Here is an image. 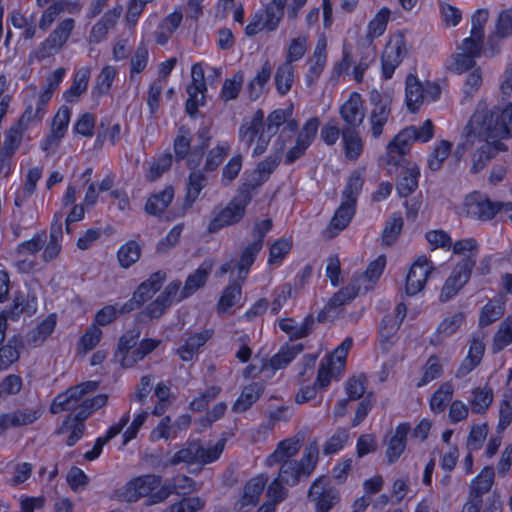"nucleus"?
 <instances>
[{
	"label": "nucleus",
	"mask_w": 512,
	"mask_h": 512,
	"mask_svg": "<svg viewBox=\"0 0 512 512\" xmlns=\"http://www.w3.org/2000/svg\"><path fill=\"white\" fill-rule=\"evenodd\" d=\"M36 311L37 298L35 296L25 295L20 290L16 291L9 308L0 313V344L5 342L8 318L12 321H18L23 314L31 317Z\"/></svg>",
	"instance_id": "9b49d317"
},
{
	"label": "nucleus",
	"mask_w": 512,
	"mask_h": 512,
	"mask_svg": "<svg viewBox=\"0 0 512 512\" xmlns=\"http://www.w3.org/2000/svg\"><path fill=\"white\" fill-rule=\"evenodd\" d=\"M212 266L213 263L210 260H205L193 273L187 276L184 286L180 291V295L178 296V302L191 297L200 288L205 286L212 271Z\"/></svg>",
	"instance_id": "bb28decb"
},
{
	"label": "nucleus",
	"mask_w": 512,
	"mask_h": 512,
	"mask_svg": "<svg viewBox=\"0 0 512 512\" xmlns=\"http://www.w3.org/2000/svg\"><path fill=\"white\" fill-rule=\"evenodd\" d=\"M484 353L485 344L483 340L478 336H473L470 341L468 353L456 370V377H465L475 370L482 362Z\"/></svg>",
	"instance_id": "c85d7f7f"
},
{
	"label": "nucleus",
	"mask_w": 512,
	"mask_h": 512,
	"mask_svg": "<svg viewBox=\"0 0 512 512\" xmlns=\"http://www.w3.org/2000/svg\"><path fill=\"white\" fill-rule=\"evenodd\" d=\"M92 415L91 410L82 401L73 413L65 416L63 421L55 429L56 435H63L69 432L66 439L68 447L75 446L84 436L86 431L85 421Z\"/></svg>",
	"instance_id": "f8f14e48"
},
{
	"label": "nucleus",
	"mask_w": 512,
	"mask_h": 512,
	"mask_svg": "<svg viewBox=\"0 0 512 512\" xmlns=\"http://www.w3.org/2000/svg\"><path fill=\"white\" fill-rule=\"evenodd\" d=\"M465 208L469 218L484 222L492 220L501 212V206L497 204V201H491L487 197H482L477 192L466 198Z\"/></svg>",
	"instance_id": "6ab92c4d"
},
{
	"label": "nucleus",
	"mask_w": 512,
	"mask_h": 512,
	"mask_svg": "<svg viewBox=\"0 0 512 512\" xmlns=\"http://www.w3.org/2000/svg\"><path fill=\"white\" fill-rule=\"evenodd\" d=\"M24 342L20 335L14 334L0 344V372L7 371L20 359Z\"/></svg>",
	"instance_id": "7c9ffc66"
},
{
	"label": "nucleus",
	"mask_w": 512,
	"mask_h": 512,
	"mask_svg": "<svg viewBox=\"0 0 512 512\" xmlns=\"http://www.w3.org/2000/svg\"><path fill=\"white\" fill-rule=\"evenodd\" d=\"M303 350L302 343L282 346L270 359L262 361V369H268V376L271 377L278 370L285 369Z\"/></svg>",
	"instance_id": "5701e85b"
},
{
	"label": "nucleus",
	"mask_w": 512,
	"mask_h": 512,
	"mask_svg": "<svg viewBox=\"0 0 512 512\" xmlns=\"http://www.w3.org/2000/svg\"><path fill=\"white\" fill-rule=\"evenodd\" d=\"M342 144L345 157L350 161H356L363 153L364 144L358 129L353 127L342 128Z\"/></svg>",
	"instance_id": "a19ab883"
},
{
	"label": "nucleus",
	"mask_w": 512,
	"mask_h": 512,
	"mask_svg": "<svg viewBox=\"0 0 512 512\" xmlns=\"http://www.w3.org/2000/svg\"><path fill=\"white\" fill-rule=\"evenodd\" d=\"M264 130V113L261 109H258L249 122L240 125L239 139L245 144L246 148H250Z\"/></svg>",
	"instance_id": "4c0bfd02"
},
{
	"label": "nucleus",
	"mask_w": 512,
	"mask_h": 512,
	"mask_svg": "<svg viewBox=\"0 0 512 512\" xmlns=\"http://www.w3.org/2000/svg\"><path fill=\"white\" fill-rule=\"evenodd\" d=\"M396 178V190L401 198H407L410 196L417 188L419 184L420 178V169L416 164L403 163V165L399 166Z\"/></svg>",
	"instance_id": "b1692460"
},
{
	"label": "nucleus",
	"mask_w": 512,
	"mask_h": 512,
	"mask_svg": "<svg viewBox=\"0 0 512 512\" xmlns=\"http://www.w3.org/2000/svg\"><path fill=\"white\" fill-rule=\"evenodd\" d=\"M406 54V38L403 33L393 34L387 41L381 55V76L384 80L393 77L395 70Z\"/></svg>",
	"instance_id": "ddd939ff"
},
{
	"label": "nucleus",
	"mask_w": 512,
	"mask_h": 512,
	"mask_svg": "<svg viewBox=\"0 0 512 512\" xmlns=\"http://www.w3.org/2000/svg\"><path fill=\"white\" fill-rule=\"evenodd\" d=\"M443 374V366L437 355H430L422 367V375L416 382L415 386L421 388L438 379Z\"/></svg>",
	"instance_id": "13d9d810"
},
{
	"label": "nucleus",
	"mask_w": 512,
	"mask_h": 512,
	"mask_svg": "<svg viewBox=\"0 0 512 512\" xmlns=\"http://www.w3.org/2000/svg\"><path fill=\"white\" fill-rule=\"evenodd\" d=\"M244 215L232 203L228 202L227 205L214 213L210 219L207 231L214 234L223 228L235 225L243 219Z\"/></svg>",
	"instance_id": "2f4dec72"
},
{
	"label": "nucleus",
	"mask_w": 512,
	"mask_h": 512,
	"mask_svg": "<svg viewBox=\"0 0 512 512\" xmlns=\"http://www.w3.org/2000/svg\"><path fill=\"white\" fill-rule=\"evenodd\" d=\"M414 142L416 141L412 136V130L408 126L400 130L388 143L383 162L389 174L396 172L403 163L409 164L405 156L409 154Z\"/></svg>",
	"instance_id": "6e6552de"
},
{
	"label": "nucleus",
	"mask_w": 512,
	"mask_h": 512,
	"mask_svg": "<svg viewBox=\"0 0 512 512\" xmlns=\"http://www.w3.org/2000/svg\"><path fill=\"white\" fill-rule=\"evenodd\" d=\"M47 240L41 259L45 263H51L59 257L63 248V224L61 222L51 221Z\"/></svg>",
	"instance_id": "f704fd0d"
},
{
	"label": "nucleus",
	"mask_w": 512,
	"mask_h": 512,
	"mask_svg": "<svg viewBox=\"0 0 512 512\" xmlns=\"http://www.w3.org/2000/svg\"><path fill=\"white\" fill-rule=\"evenodd\" d=\"M433 271V263L425 255L418 256L410 266L406 275V294L414 296L422 291Z\"/></svg>",
	"instance_id": "4468645a"
},
{
	"label": "nucleus",
	"mask_w": 512,
	"mask_h": 512,
	"mask_svg": "<svg viewBox=\"0 0 512 512\" xmlns=\"http://www.w3.org/2000/svg\"><path fill=\"white\" fill-rule=\"evenodd\" d=\"M242 294L241 286L236 283H229L222 291L218 303L217 312L219 314L229 312L235 306Z\"/></svg>",
	"instance_id": "e2e57ef3"
},
{
	"label": "nucleus",
	"mask_w": 512,
	"mask_h": 512,
	"mask_svg": "<svg viewBox=\"0 0 512 512\" xmlns=\"http://www.w3.org/2000/svg\"><path fill=\"white\" fill-rule=\"evenodd\" d=\"M286 3L287 0H271L265 5L262 14L267 33L278 29L285 14Z\"/></svg>",
	"instance_id": "c03bdc74"
},
{
	"label": "nucleus",
	"mask_w": 512,
	"mask_h": 512,
	"mask_svg": "<svg viewBox=\"0 0 512 512\" xmlns=\"http://www.w3.org/2000/svg\"><path fill=\"white\" fill-rule=\"evenodd\" d=\"M339 113L346 124L344 127L358 129L365 117L360 93L352 92L349 98L341 105Z\"/></svg>",
	"instance_id": "a878e982"
},
{
	"label": "nucleus",
	"mask_w": 512,
	"mask_h": 512,
	"mask_svg": "<svg viewBox=\"0 0 512 512\" xmlns=\"http://www.w3.org/2000/svg\"><path fill=\"white\" fill-rule=\"evenodd\" d=\"M90 69L88 67H81L73 73L72 83L69 88L63 92V99L67 103H76L82 94H84L88 88L90 80Z\"/></svg>",
	"instance_id": "c9c22d12"
},
{
	"label": "nucleus",
	"mask_w": 512,
	"mask_h": 512,
	"mask_svg": "<svg viewBox=\"0 0 512 512\" xmlns=\"http://www.w3.org/2000/svg\"><path fill=\"white\" fill-rule=\"evenodd\" d=\"M103 332L101 328L90 324L77 342V351L81 355H86L92 351L101 341Z\"/></svg>",
	"instance_id": "bf43d9fd"
},
{
	"label": "nucleus",
	"mask_w": 512,
	"mask_h": 512,
	"mask_svg": "<svg viewBox=\"0 0 512 512\" xmlns=\"http://www.w3.org/2000/svg\"><path fill=\"white\" fill-rule=\"evenodd\" d=\"M463 134L466 144L473 145L476 140L482 142L472 155L471 171L478 173L498 152L507 150L501 140L512 137V102L502 108L488 109L485 100L479 101Z\"/></svg>",
	"instance_id": "f257e3e1"
},
{
	"label": "nucleus",
	"mask_w": 512,
	"mask_h": 512,
	"mask_svg": "<svg viewBox=\"0 0 512 512\" xmlns=\"http://www.w3.org/2000/svg\"><path fill=\"white\" fill-rule=\"evenodd\" d=\"M116 76L117 69L114 66H104L96 78L95 84L92 88V96L94 98H101L109 95Z\"/></svg>",
	"instance_id": "8fccbe9b"
},
{
	"label": "nucleus",
	"mask_w": 512,
	"mask_h": 512,
	"mask_svg": "<svg viewBox=\"0 0 512 512\" xmlns=\"http://www.w3.org/2000/svg\"><path fill=\"white\" fill-rule=\"evenodd\" d=\"M75 26L76 21L72 17H65L58 21L47 37L32 52L34 58L41 62L61 52L68 43Z\"/></svg>",
	"instance_id": "39448f33"
},
{
	"label": "nucleus",
	"mask_w": 512,
	"mask_h": 512,
	"mask_svg": "<svg viewBox=\"0 0 512 512\" xmlns=\"http://www.w3.org/2000/svg\"><path fill=\"white\" fill-rule=\"evenodd\" d=\"M411 432L409 422H400L387 441L385 456L389 464L396 463L407 448L408 435Z\"/></svg>",
	"instance_id": "4be33fe9"
},
{
	"label": "nucleus",
	"mask_w": 512,
	"mask_h": 512,
	"mask_svg": "<svg viewBox=\"0 0 512 512\" xmlns=\"http://www.w3.org/2000/svg\"><path fill=\"white\" fill-rule=\"evenodd\" d=\"M476 261L473 256L467 255L454 266L450 276L445 280L439 299L447 302L455 297L458 292L469 282Z\"/></svg>",
	"instance_id": "1a4fd4ad"
},
{
	"label": "nucleus",
	"mask_w": 512,
	"mask_h": 512,
	"mask_svg": "<svg viewBox=\"0 0 512 512\" xmlns=\"http://www.w3.org/2000/svg\"><path fill=\"white\" fill-rule=\"evenodd\" d=\"M194 489V480L186 475L177 474L170 479L161 482V486L152 495V502L162 503L170 495L176 494L178 496H185L192 492Z\"/></svg>",
	"instance_id": "412c9836"
},
{
	"label": "nucleus",
	"mask_w": 512,
	"mask_h": 512,
	"mask_svg": "<svg viewBox=\"0 0 512 512\" xmlns=\"http://www.w3.org/2000/svg\"><path fill=\"white\" fill-rule=\"evenodd\" d=\"M371 103L373 105L370 114L371 133L374 138H378L382 135L390 116L391 99L388 95L375 91L371 93Z\"/></svg>",
	"instance_id": "a211bd4d"
},
{
	"label": "nucleus",
	"mask_w": 512,
	"mask_h": 512,
	"mask_svg": "<svg viewBox=\"0 0 512 512\" xmlns=\"http://www.w3.org/2000/svg\"><path fill=\"white\" fill-rule=\"evenodd\" d=\"M193 135L187 125H181L177 128L176 136L173 139V158L177 164L186 162L189 169H196L203 158L208 144L204 142L192 147Z\"/></svg>",
	"instance_id": "0eeeda50"
},
{
	"label": "nucleus",
	"mask_w": 512,
	"mask_h": 512,
	"mask_svg": "<svg viewBox=\"0 0 512 512\" xmlns=\"http://www.w3.org/2000/svg\"><path fill=\"white\" fill-rule=\"evenodd\" d=\"M188 180L185 187V196L183 206L191 208L199 198L202 190L207 185V179L203 171L197 169H190Z\"/></svg>",
	"instance_id": "58836bf2"
},
{
	"label": "nucleus",
	"mask_w": 512,
	"mask_h": 512,
	"mask_svg": "<svg viewBox=\"0 0 512 512\" xmlns=\"http://www.w3.org/2000/svg\"><path fill=\"white\" fill-rule=\"evenodd\" d=\"M82 8V3L79 0H54L42 10L38 28L42 32H47L62 13L79 15Z\"/></svg>",
	"instance_id": "2eb2a0df"
},
{
	"label": "nucleus",
	"mask_w": 512,
	"mask_h": 512,
	"mask_svg": "<svg viewBox=\"0 0 512 512\" xmlns=\"http://www.w3.org/2000/svg\"><path fill=\"white\" fill-rule=\"evenodd\" d=\"M301 448V440L294 437L285 438L278 442L276 448L265 460L268 467H274L281 462L292 460L291 458L298 454Z\"/></svg>",
	"instance_id": "c756f323"
},
{
	"label": "nucleus",
	"mask_w": 512,
	"mask_h": 512,
	"mask_svg": "<svg viewBox=\"0 0 512 512\" xmlns=\"http://www.w3.org/2000/svg\"><path fill=\"white\" fill-rule=\"evenodd\" d=\"M275 87L277 92L284 96L290 90L294 82V68L287 63L280 64L274 75Z\"/></svg>",
	"instance_id": "774afa93"
},
{
	"label": "nucleus",
	"mask_w": 512,
	"mask_h": 512,
	"mask_svg": "<svg viewBox=\"0 0 512 512\" xmlns=\"http://www.w3.org/2000/svg\"><path fill=\"white\" fill-rule=\"evenodd\" d=\"M272 74V69L268 61H266L257 74L250 80L247 86L250 99L257 100L263 93L265 86L268 84Z\"/></svg>",
	"instance_id": "5fc2aeb1"
},
{
	"label": "nucleus",
	"mask_w": 512,
	"mask_h": 512,
	"mask_svg": "<svg viewBox=\"0 0 512 512\" xmlns=\"http://www.w3.org/2000/svg\"><path fill=\"white\" fill-rule=\"evenodd\" d=\"M512 344V312L509 313L500 323L493 335L491 350L498 354Z\"/></svg>",
	"instance_id": "49530a36"
},
{
	"label": "nucleus",
	"mask_w": 512,
	"mask_h": 512,
	"mask_svg": "<svg viewBox=\"0 0 512 512\" xmlns=\"http://www.w3.org/2000/svg\"><path fill=\"white\" fill-rule=\"evenodd\" d=\"M268 482L267 475L260 473L248 479L243 487V493L235 503L238 512H250L257 506Z\"/></svg>",
	"instance_id": "f3484780"
},
{
	"label": "nucleus",
	"mask_w": 512,
	"mask_h": 512,
	"mask_svg": "<svg viewBox=\"0 0 512 512\" xmlns=\"http://www.w3.org/2000/svg\"><path fill=\"white\" fill-rule=\"evenodd\" d=\"M506 301V296L503 293H498L488 299L479 311L478 326L485 328L500 320L505 313Z\"/></svg>",
	"instance_id": "cd10ccee"
},
{
	"label": "nucleus",
	"mask_w": 512,
	"mask_h": 512,
	"mask_svg": "<svg viewBox=\"0 0 512 512\" xmlns=\"http://www.w3.org/2000/svg\"><path fill=\"white\" fill-rule=\"evenodd\" d=\"M174 198V188L169 185L163 190L152 194L145 203V212L152 216H161Z\"/></svg>",
	"instance_id": "79ce46f5"
},
{
	"label": "nucleus",
	"mask_w": 512,
	"mask_h": 512,
	"mask_svg": "<svg viewBox=\"0 0 512 512\" xmlns=\"http://www.w3.org/2000/svg\"><path fill=\"white\" fill-rule=\"evenodd\" d=\"M161 344L160 339L155 338H143L139 341L136 348L132 350V358L124 359L125 364L128 367H134L138 362L142 361L146 356L155 351Z\"/></svg>",
	"instance_id": "338daca9"
},
{
	"label": "nucleus",
	"mask_w": 512,
	"mask_h": 512,
	"mask_svg": "<svg viewBox=\"0 0 512 512\" xmlns=\"http://www.w3.org/2000/svg\"><path fill=\"white\" fill-rule=\"evenodd\" d=\"M454 386L451 381L441 383L429 398V408L434 415H440L453 402Z\"/></svg>",
	"instance_id": "e433bc0d"
},
{
	"label": "nucleus",
	"mask_w": 512,
	"mask_h": 512,
	"mask_svg": "<svg viewBox=\"0 0 512 512\" xmlns=\"http://www.w3.org/2000/svg\"><path fill=\"white\" fill-rule=\"evenodd\" d=\"M44 413V407L38 404L34 407L15 409L12 412L0 414V429L4 433L9 428L29 426L39 420Z\"/></svg>",
	"instance_id": "dca6fc26"
},
{
	"label": "nucleus",
	"mask_w": 512,
	"mask_h": 512,
	"mask_svg": "<svg viewBox=\"0 0 512 512\" xmlns=\"http://www.w3.org/2000/svg\"><path fill=\"white\" fill-rule=\"evenodd\" d=\"M352 346L353 338L347 336L331 353L321 359L314 381L319 389H326L333 380L338 381L341 378Z\"/></svg>",
	"instance_id": "20e7f679"
},
{
	"label": "nucleus",
	"mask_w": 512,
	"mask_h": 512,
	"mask_svg": "<svg viewBox=\"0 0 512 512\" xmlns=\"http://www.w3.org/2000/svg\"><path fill=\"white\" fill-rule=\"evenodd\" d=\"M279 165V159L276 156H267L260 161L253 172L252 182L259 188L268 181L271 174Z\"/></svg>",
	"instance_id": "0e129e2a"
},
{
	"label": "nucleus",
	"mask_w": 512,
	"mask_h": 512,
	"mask_svg": "<svg viewBox=\"0 0 512 512\" xmlns=\"http://www.w3.org/2000/svg\"><path fill=\"white\" fill-rule=\"evenodd\" d=\"M390 18V10L387 7H382L375 16L368 22L366 38L369 42L382 36L386 29Z\"/></svg>",
	"instance_id": "864d4df0"
},
{
	"label": "nucleus",
	"mask_w": 512,
	"mask_h": 512,
	"mask_svg": "<svg viewBox=\"0 0 512 512\" xmlns=\"http://www.w3.org/2000/svg\"><path fill=\"white\" fill-rule=\"evenodd\" d=\"M226 439H219L214 445L205 447L200 440L187 441L186 446L177 450L168 460L162 463L163 468L185 464L187 467L205 465L216 462L222 455Z\"/></svg>",
	"instance_id": "7ed1b4c3"
},
{
	"label": "nucleus",
	"mask_w": 512,
	"mask_h": 512,
	"mask_svg": "<svg viewBox=\"0 0 512 512\" xmlns=\"http://www.w3.org/2000/svg\"><path fill=\"white\" fill-rule=\"evenodd\" d=\"M48 235L45 229L37 231L30 239L20 242L16 247L19 256H35L44 248L48 242Z\"/></svg>",
	"instance_id": "3c124183"
},
{
	"label": "nucleus",
	"mask_w": 512,
	"mask_h": 512,
	"mask_svg": "<svg viewBox=\"0 0 512 512\" xmlns=\"http://www.w3.org/2000/svg\"><path fill=\"white\" fill-rule=\"evenodd\" d=\"M162 477L157 474H142L132 477L122 487L115 491L116 498L121 502L136 503L140 499L147 497L148 504L152 502V495L161 486Z\"/></svg>",
	"instance_id": "423d86ee"
},
{
	"label": "nucleus",
	"mask_w": 512,
	"mask_h": 512,
	"mask_svg": "<svg viewBox=\"0 0 512 512\" xmlns=\"http://www.w3.org/2000/svg\"><path fill=\"white\" fill-rule=\"evenodd\" d=\"M307 497L315 512H330L340 501L337 488L326 476H319L311 483Z\"/></svg>",
	"instance_id": "9d476101"
},
{
	"label": "nucleus",
	"mask_w": 512,
	"mask_h": 512,
	"mask_svg": "<svg viewBox=\"0 0 512 512\" xmlns=\"http://www.w3.org/2000/svg\"><path fill=\"white\" fill-rule=\"evenodd\" d=\"M140 338V331L136 328L126 330L118 339L115 357L118 358L119 364L123 368H129L124 359L132 358V350L136 348L137 342Z\"/></svg>",
	"instance_id": "ea45409f"
},
{
	"label": "nucleus",
	"mask_w": 512,
	"mask_h": 512,
	"mask_svg": "<svg viewBox=\"0 0 512 512\" xmlns=\"http://www.w3.org/2000/svg\"><path fill=\"white\" fill-rule=\"evenodd\" d=\"M356 214V207L347 203H340L335 210L326 228L322 231V236L326 239L337 237L351 223Z\"/></svg>",
	"instance_id": "393cba45"
},
{
	"label": "nucleus",
	"mask_w": 512,
	"mask_h": 512,
	"mask_svg": "<svg viewBox=\"0 0 512 512\" xmlns=\"http://www.w3.org/2000/svg\"><path fill=\"white\" fill-rule=\"evenodd\" d=\"M350 435L348 428L338 427L325 441L322 452L325 456H333L339 453L347 445Z\"/></svg>",
	"instance_id": "052dcab7"
},
{
	"label": "nucleus",
	"mask_w": 512,
	"mask_h": 512,
	"mask_svg": "<svg viewBox=\"0 0 512 512\" xmlns=\"http://www.w3.org/2000/svg\"><path fill=\"white\" fill-rule=\"evenodd\" d=\"M278 475L276 478L283 481L288 486L297 485L302 478H306V474L303 470V467L300 466L297 460H290L286 462H281Z\"/></svg>",
	"instance_id": "603ef678"
},
{
	"label": "nucleus",
	"mask_w": 512,
	"mask_h": 512,
	"mask_svg": "<svg viewBox=\"0 0 512 512\" xmlns=\"http://www.w3.org/2000/svg\"><path fill=\"white\" fill-rule=\"evenodd\" d=\"M452 146L448 140H440L435 144L427 159V166L431 171L435 172L441 169L444 161L452 152Z\"/></svg>",
	"instance_id": "680f3d73"
},
{
	"label": "nucleus",
	"mask_w": 512,
	"mask_h": 512,
	"mask_svg": "<svg viewBox=\"0 0 512 512\" xmlns=\"http://www.w3.org/2000/svg\"><path fill=\"white\" fill-rule=\"evenodd\" d=\"M265 385L263 382H251L245 385L240 395L232 405V412L244 413L248 411L264 394Z\"/></svg>",
	"instance_id": "473e14b6"
},
{
	"label": "nucleus",
	"mask_w": 512,
	"mask_h": 512,
	"mask_svg": "<svg viewBox=\"0 0 512 512\" xmlns=\"http://www.w3.org/2000/svg\"><path fill=\"white\" fill-rule=\"evenodd\" d=\"M173 161H175V159L169 149L156 155L146 172V179L150 182L160 179L165 173L170 171Z\"/></svg>",
	"instance_id": "de8ad7c7"
},
{
	"label": "nucleus",
	"mask_w": 512,
	"mask_h": 512,
	"mask_svg": "<svg viewBox=\"0 0 512 512\" xmlns=\"http://www.w3.org/2000/svg\"><path fill=\"white\" fill-rule=\"evenodd\" d=\"M426 100L424 85L416 75L408 74L405 80V104L411 113L419 111Z\"/></svg>",
	"instance_id": "72a5a7b5"
},
{
	"label": "nucleus",
	"mask_w": 512,
	"mask_h": 512,
	"mask_svg": "<svg viewBox=\"0 0 512 512\" xmlns=\"http://www.w3.org/2000/svg\"><path fill=\"white\" fill-rule=\"evenodd\" d=\"M407 314V307L404 302H399L392 314H385L381 320L378 334L379 342L382 347L393 344L394 337L399 330Z\"/></svg>",
	"instance_id": "aec40b11"
},
{
	"label": "nucleus",
	"mask_w": 512,
	"mask_h": 512,
	"mask_svg": "<svg viewBox=\"0 0 512 512\" xmlns=\"http://www.w3.org/2000/svg\"><path fill=\"white\" fill-rule=\"evenodd\" d=\"M472 398L469 402L473 414L484 415L493 403V389L489 385L475 387L471 391Z\"/></svg>",
	"instance_id": "a18cd8bd"
},
{
	"label": "nucleus",
	"mask_w": 512,
	"mask_h": 512,
	"mask_svg": "<svg viewBox=\"0 0 512 512\" xmlns=\"http://www.w3.org/2000/svg\"><path fill=\"white\" fill-rule=\"evenodd\" d=\"M293 248L291 238H278L269 248L267 263L271 266L281 265Z\"/></svg>",
	"instance_id": "4d7b16f0"
},
{
	"label": "nucleus",
	"mask_w": 512,
	"mask_h": 512,
	"mask_svg": "<svg viewBox=\"0 0 512 512\" xmlns=\"http://www.w3.org/2000/svg\"><path fill=\"white\" fill-rule=\"evenodd\" d=\"M141 252L142 248L137 241L128 240L117 251L119 265L124 269H128L140 259Z\"/></svg>",
	"instance_id": "6e6d98bb"
},
{
	"label": "nucleus",
	"mask_w": 512,
	"mask_h": 512,
	"mask_svg": "<svg viewBox=\"0 0 512 512\" xmlns=\"http://www.w3.org/2000/svg\"><path fill=\"white\" fill-rule=\"evenodd\" d=\"M364 185V178L362 174L354 170L348 176L344 189L342 191V203H347L354 207L357 206V200L362 192Z\"/></svg>",
	"instance_id": "09e8293b"
},
{
	"label": "nucleus",
	"mask_w": 512,
	"mask_h": 512,
	"mask_svg": "<svg viewBox=\"0 0 512 512\" xmlns=\"http://www.w3.org/2000/svg\"><path fill=\"white\" fill-rule=\"evenodd\" d=\"M229 151L230 146L227 142L218 143L208 151L201 171L204 173L216 171L228 155Z\"/></svg>",
	"instance_id": "69168bd1"
},
{
	"label": "nucleus",
	"mask_w": 512,
	"mask_h": 512,
	"mask_svg": "<svg viewBox=\"0 0 512 512\" xmlns=\"http://www.w3.org/2000/svg\"><path fill=\"white\" fill-rule=\"evenodd\" d=\"M495 479V471L490 466H485L473 478L470 486V496L482 502V496L490 491Z\"/></svg>",
	"instance_id": "37998d69"
},
{
	"label": "nucleus",
	"mask_w": 512,
	"mask_h": 512,
	"mask_svg": "<svg viewBox=\"0 0 512 512\" xmlns=\"http://www.w3.org/2000/svg\"><path fill=\"white\" fill-rule=\"evenodd\" d=\"M320 124L319 117L312 116L306 119L299 129V124L296 119L286 118L285 126L280 131L277 138L280 149H283L286 143L291 140L292 136L296 134L294 145L286 151L284 156V163L286 165L294 164L306 154L307 150L317 138Z\"/></svg>",
	"instance_id": "f03ea898"
}]
</instances>
